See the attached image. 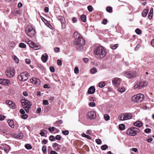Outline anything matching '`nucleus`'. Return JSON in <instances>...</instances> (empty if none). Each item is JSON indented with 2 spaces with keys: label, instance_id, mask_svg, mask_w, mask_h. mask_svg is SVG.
Segmentation results:
<instances>
[{
  "label": "nucleus",
  "instance_id": "1",
  "mask_svg": "<svg viewBox=\"0 0 154 154\" xmlns=\"http://www.w3.org/2000/svg\"><path fill=\"white\" fill-rule=\"evenodd\" d=\"M74 44L76 48L79 51H81L82 46L85 44V41L82 35L77 32H75L74 33Z\"/></svg>",
  "mask_w": 154,
  "mask_h": 154
},
{
  "label": "nucleus",
  "instance_id": "2",
  "mask_svg": "<svg viewBox=\"0 0 154 154\" xmlns=\"http://www.w3.org/2000/svg\"><path fill=\"white\" fill-rule=\"evenodd\" d=\"M94 53L96 57L98 59L103 58L106 54V52L104 48L102 46L97 47L94 50Z\"/></svg>",
  "mask_w": 154,
  "mask_h": 154
},
{
  "label": "nucleus",
  "instance_id": "3",
  "mask_svg": "<svg viewBox=\"0 0 154 154\" xmlns=\"http://www.w3.org/2000/svg\"><path fill=\"white\" fill-rule=\"evenodd\" d=\"M21 102L23 106H24V109L27 113H28L29 111V109L31 108L32 105L31 102L29 100L24 99H22Z\"/></svg>",
  "mask_w": 154,
  "mask_h": 154
},
{
  "label": "nucleus",
  "instance_id": "4",
  "mask_svg": "<svg viewBox=\"0 0 154 154\" xmlns=\"http://www.w3.org/2000/svg\"><path fill=\"white\" fill-rule=\"evenodd\" d=\"M25 31L26 34L29 37H33L35 33V29L32 26H27L25 28Z\"/></svg>",
  "mask_w": 154,
  "mask_h": 154
},
{
  "label": "nucleus",
  "instance_id": "5",
  "mask_svg": "<svg viewBox=\"0 0 154 154\" xmlns=\"http://www.w3.org/2000/svg\"><path fill=\"white\" fill-rule=\"evenodd\" d=\"M144 95L141 94H138L133 96L132 98V101L136 103H138L142 102L144 99Z\"/></svg>",
  "mask_w": 154,
  "mask_h": 154
},
{
  "label": "nucleus",
  "instance_id": "6",
  "mask_svg": "<svg viewBox=\"0 0 154 154\" xmlns=\"http://www.w3.org/2000/svg\"><path fill=\"white\" fill-rule=\"evenodd\" d=\"M139 129L136 128L132 127L129 129L127 131L126 133L128 135L134 136L137 134V133L139 132Z\"/></svg>",
  "mask_w": 154,
  "mask_h": 154
},
{
  "label": "nucleus",
  "instance_id": "7",
  "mask_svg": "<svg viewBox=\"0 0 154 154\" xmlns=\"http://www.w3.org/2000/svg\"><path fill=\"white\" fill-rule=\"evenodd\" d=\"M147 84V82L146 81L138 82L134 86V89L135 90L142 89L144 87L146 86Z\"/></svg>",
  "mask_w": 154,
  "mask_h": 154
},
{
  "label": "nucleus",
  "instance_id": "8",
  "mask_svg": "<svg viewBox=\"0 0 154 154\" xmlns=\"http://www.w3.org/2000/svg\"><path fill=\"white\" fill-rule=\"evenodd\" d=\"M29 75V74L27 72H23L21 73L18 76V79L21 81H25L28 79Z\"/></svg>",
  "mask_w": 154,
  "mask_h": 154
},
{
  "label": "nucleus",
  "instance_id": "9",
  "mask_svg": "<svg viewBox=\"0 0 154 154\" xmlns=\"http://www.w3.org/2000/svg\"><path fill=\"white\" fill-rule=\"evenodd\" d=\"M15 70L14 69L11 68L9 70L6 71V74L7 76L9 77L12 78L14 75Z\"/></svg>",
  "mask_w": 154,
  "mask_h": 154
},
{
  "label": "nucleus",
  "instance_id": "10",
  "mask_svg": "<svg viewBox=\"0 0 154 154\" xmlns=\"http://www.w3.org/2000/svg\"><path fill=\"white\" fill-rule=\"evenodd\" d=\"M87 117L90 119H94L96 117V113L94 111L89 112L87 114Z\"/></svg>",
  "mask_w": 154,
  "mask_h": 154
},
{
  "label": "nucleus",
  "instance_id": "11",
  "mask_svg": "<svg viewBox=\"0 0 154 154\" xmlns=\"http://www.w3.org/2000/svg\"><path fill=\"white\" fill-rule=\"evenodd\" d=\"M136 72H126L124 73V75L125 76L129 78H133L136 76Z\"/></svg>",
  "mask_w": 154,
  "mask_h": 154
},
{
  "label": "nucleus",
  "instance_id": "12",
  "mask_svg": "<svg viewBox=\"0 0 154 154\" xmlns=\"http://www.w3.org/2000/svg\"><path fill=\"white\" fill-rule=\"evenodd\" d=\"M112 84L116 87L119 86L121 82V79L118 78H115L112 80Z\"/></svg>",
  "mask_w": 154,
  "mask_h": 154
},
{
  "label": "nucleus",
  "instance_id": "13",
  "mask_svg": "<svg viewBox=\"0 0 154 154\" xmlns=\"http://www.w3.org/2000/svg\"><path fill=\"white\" fill-rule=\"evenodd\" d=\"M57 19L60 21L62 29L65 28L66 27V25L65 24V20L64 17L62 16H59L57 17Z\"/></svg>",
  "mask_w": 154,
  "mask_h": 154
},
{
  "label": "nucleus",
  "instance_id": "14",
  "mask_svg": "<svg viewBox=\"0 0 154 154\" xmlns=\"http://www.w3.org/2000/svg\"><path fill=\"white\" fill-rule=\"evenodd\" d=\"M6 103L12 109H15L16 107L15 104L11 101L7 100L6 101Z\"/></svg>",
  "mask_w": 154,
  "mask_h": 154
},
{
  "label": "nucleus",
  "instance_id": "15",
  "mask_svg": "<svg viewBox=\"0 0 154 154\" xmlns=\"http://www.w3.org/2000/svg\"><path fill=\"white\" fill-rule=\"evenodd\" d=\"M0 84L3 85H7L10 84V81L9 80L0 79Z\"/></svg>",
  "mask_w": 154,
  "mask_h": 154
},
{
  "label": "nucleus",
  "instance_id": "16",
  "mask_svg": "<svg viewBox=\"0 0 154 154\" xmlns=\"http://www.w3.org/2000/svg\"><path fill=\"white\" fill-rule=\"evenodd\" d=\"M32 83L37 85H39L40 83V81L39 79L37 78H33L31 80Z\"/></svg>",
  "mask_w": 154,
  "mask_h": 154
},
{
  "label": "nucleus",
  "instance_id": "17",
  "mask_svg": "<svg viewBox=\"0 0 154 154\" xmlns=\"http://www.w3.org/2000/svg\"><path fill=\"white\" fill-rule=\"evenodd\" d=\"M52 146L55 150L58 151L60 149L61 146L57 143H54L53 144Z\"/></svg>",
  "mask_w": 154,
  "mask_h": 154
},
{
  "label": "nucleus",
  "instance_id": "18",
  "mask_svg": "<svg viewBox=\"0 0 154 154\" xmlns=\"http://www.w3.org/2000/svg\"><path fill=\"white\" fill-rule=\"evenodd\" d=\"M95 88L93 86H91L88 88V93L89 94H93L95 92Z\"/></svg>",
  "mask_w": 154,
  "mask_h": 154
},
{
  "label": "nucleus",
  "instance_id": "19",
  "mask_svg": "<svg viewBox=\"0 0 154 154\" xmlns=\"http://www.w3.org/2000/svg\"><path fill=\"white\" fill-rule=\"evenodd\" d=\"M28 44L29 46L32 48H38V47L32 41H29L28 42Z\"/></svg>",
  "mask_w": 154,
  "mask_h": 154
},
{
  "label": "nucleus",
  "instance_id": "20",
  "mask_svg": "<svg viewBox=\"0 0 154 154\" xmlns=\"http://www.w3.org/2000/svg\"><path fill=\"white\" fill-rule=\"evenodd\" d=\"M48 55L46 54L45 53L42 55L41 59L44 63H45L48 60Z\"/></svg>",
  "mask_w": 154,
  "mask_h": 154
},
{
  "label": "nucleus",
  "instance_id": "21",
  "mask_svg": "<svg viewBox=\"0 0 154 154\" xmlns=\"http://www.w3.org/2000/svg\"><path fill=\"white\" fill-rule=\"evenodd\" d=\"M134 125L135 126L140 128L142 126L143 123L140 121H138L134 123Z\"/></svg>",
  "mask_w": 154,
  "mask_h": 154
},
{
  "label": "nucleus",
  "instance_id": "22",
  "mask_svg": "<svg viewBox=\"0 0 154 154\" xmlns=\"http://www.w3.org/2000/svg\"><path fill=\"white\" fill-rule=\"evenodd\" d=\"M124 113L125 120L129 119L132 118V115L130 113Z\"/></svg>",
  "mask_w": 154,
  "mask_h": 154
},
{
  "label": "nucleus",
  "instance_id": "23",
  "mask_svg": "<svg viewBox=\"0 0 154 154\" xmlns=\"http://www.w3.org/2000/svg\"><path fill=\"white\" fill-rule=\"evenodd\" d=\"M23 134L22 133H20L18 134H15L14 137L17 138L22 139L23 137Z\"/></svg>",
  "mask_w": 154,
  "mask_h": 154
},
{
  "label": "nucleus",
  "instance_id": "24",
  "mask_svg": "<svg viewBox=\"0 0 154 154\" xmlns=\"http://www.w3.org/2000/svg\"><path fill=\"white\" fill-rule=\"evenodd\" d=\"M8 122L9 126L12 128H13L14 126V124L13 121L12 120H8Z\"/></svg>",
  "mask_w": 154,
  "mask_h": 154
},
{
  "label": "nucleus",
  "instance_id": "25",
  "mask_svg": "<svg viewBox=\"0 0 154 154\" xmlns=\"http://www.w3.org/2000/svg\"><path fill=\"white\" fill-rule=\"evenodd\" d=\"M125 113H123L121 114L119 116V119L122 121L125 120Z\"/></svg>",
  "mask_w": 154,
  "mask_h": 154
},
{
  "label": "nucleus",
  "instance_id": "26",
  "mask_svg": "<svg viewBox=\"0 0 154 154\" xmlns=\"http://www.w3.org/2000/svg\"><path fill=\"white\" fill-rule=\"evenodd\" d=\"M4 150L5 152H8L11 149V148L9 145L5 144L4 146Z\"/></svg>",
  "mask_w": 154,
  "mask_h": 154
},
{
  "label": "nucleus",
  "instance_id": "27",
  "mask_svg": "<svg viewBox=\"0 0 154 154\" xmlns=\"http://www.w3.org/2000/svg\"><path fill=\"white\" fill-rule=\"evenodd\" d=\"M153 14V9L152 8L150 10V12L148 14V17L149 19H151L152 18Z\"/></svg>",
  "mask_w": 154,
  "mask_h": 154
},
{
  "label": "nucleus",
  "instance_id": "28",
  "mask_svg": "<svg viewBox=\"0 0 154 154\" xmlns=\"http://www.w3.org/2000/svg\"><path fill=\"white\" fill-rule=\"evenodd\" d=\"M118 47L117 44H112L110 45V47L113 50L116 49Z\"/></svg>",
  "mask_w": 154,
  "mask_h": 154
},
{
  "label": "nucleus",
  "instance_id": "29",
  "mask_svg": "<svg viewBox=\"0 0 154 154\" xmlns=\"http://www.w3.org/2000/svg\"><path fill=\"white\" fill-rule=\"evenodd\" d=\"M148 12V10H144L142 13V16H143V17H145V16H146L147 15Z\"/></svg>",
  "mask_w": 154,
  "mask_h": 154
},
{
  "label": "nucleus",
  "instance_id": "30",
  "mask_svg": "<svg viewBox=\"0 0 154 154\" xmlns=\"http://www.w3.org/2000/svg\"><path fill=\"white\" fill-rule=\"evenodd\" d=\"M81 19L83 22H85L86 21V17L85 15H82L81 16Z\"/></svg>",
  "mask_w": 154,
  "mask_h": 154
},
{
  "label": "nucleus",
  "instance_id": "31",
  "mask_svg": "<svg viewBox=\"0 0 154 154\" xmlns=\"http://www.w3.org/2000/svg\"><path fill=\"white\" fill-rule=\"evenodd\" d=\"M82 136L83 137H86L89 140H91V137L90 136L86 135L85 133L82 134Z\"/></svg>",
  "mask_w": 154,
  "mask_h": 154
},
{
  "label": "nucleus",
  "instance_id": "32",
  "mask_svg": "<svg viewBox=\"0 0 154 154\" xmlns=\"http://www.w3.org/2000/svg\"><path fill=\"white\" fill-rule=\"evenodd\" d=\"M97 72V70L96 68L94 67L91 70V72L92 74H94Z\"/></svg>",
  "mask_w": 154,
  "mask_h": 154
},
{
  "label": "nucleus",
  "instance_id": "33",
  "mask_svg": "<svg viewBox=\"0 0 154 154\" xmlns=\"http://www.w3.org/2000/svg\"><path fill=\"white\" fill-rule=\"evenodd\" d=\"M105 85V83L104 82H100L99 84V87L102 88L104 87Z\"/></svg>",
  "mask_w": 154,
  "mask_h": 154
},
{
  "label": "nucleus",
  "instance_id": "34",
  "mask_svg": "<svg viewBox=\"0 0 154 154\" xmlns=\"http://www.w3.org/2000/svg\"><path fill=\"white\" fill-rule=\"evenodd\" d=\"M106 10L109 13H112V8L111 7H107L106 8Z\"/></svg>",
  "mask_w": 154,
  "mask_h": 154
},
{
  "label": "nucleus",
  "instance_id": "35",
  "mask_svg": "<svg viewBox=\"0 0 154 154\" xmlns=\"http://www.w3.org/2000/svg\"><path fill=\"white\" fill-rule=\"evenodd\" d=\"M25 147L27 149H30L32 148L31 146L29 144H27L25 145Z\"/></svg>",
  "mask_w": 154,
  "mask_h": 154
},
{
  "label": "nucleus",
  "instance_id": "36",
  "mask_svg": "<svg viewBox=\"0 0 154 154\" xmlns=\"http://www.w3.org/2000/svg\"><path fill=\"white\" fill-rule=\"evenodd\" d=\"M125 125L123 124H121L119 125V128L121 130H123L125 129Z\"/></svg>",
  "mask_w": 154,
  "mask_h": 154
},
{
  "label": "nucleus",
  "instance_id": "37",
  "mask_svg": "<svg viewBox=\"0 0 154 154\" xmlns=\"http://www.w3.org/2000/svg\"><path fill=\"white\" fill-rule=\"evenodd\" d=\"M14 60L17 63H18L19 62V60L17 57L16 56H14L13 57Z\"/></svg>",
  "mask_w": 154,
  "mask_h": 154
},
{
  "label": "nucleus",
  "instance_id": "38",
  "mask_svg": "<svg viewBox=\"0 0 154 154\" xmlns=\"http://www.w3.org/2000/svg\"><path fill=\"white\" fill-rule=\"evenodd\" d=\"M108 148V146L106 145H104L101 147V149L102 150H105Z\"/></svg>",
  "mask_w": 154,
  "mask_h": 154
},
{
  "label": "nucleus",
  "instance_id": "39",
  "mask_svg": "<svg viewBox=\"0 0 154 154\" xmlns=\"http://www.w3.org/2000/svg\"><path fill=\"white\" fill-rule=\"evenodd\" d=\"M104 118L105 120L108 121L109 120L110 117L107 114H106L104 116Z\"/></svg>",
  "mask_w": 154,
  "mask_h": 154
},
{
  "label": "nucleus",
  "instance_id": "40",
  "mask_svg": "<svg viewBox=\"0 0 154 154\" xmlns=\"http://www.w3.org/2000/svg\"><path fill=\"white\" fill-rule=\"evenodd\" d=\"M20 48H25L26 47V45L25 44L23 43H20L19 45Z\"/></svg>",
  "mask_w": 154,
  "mask_h": 154
},
{
  "label": "nucleus",
  "instance_id": "41",
  "mask_svg": "<svg viewBox=\"0 0 154 154\" xmlns=\"http://www.w3.org/2000/svg\"><path fill=\"white\" fill-rule=\"evenodd\" d=\"M96 142L98 145H100L101 144L102 141L99 139H97L95 140Z\"/></svg>",
  "mask_w": 154,
  "mask_h": 154
},
{
  "label": "nucleus",
  "instance_id": "42",
  "mask_svg": "<svg viewBox=\"0 0 154 154\" xmlns=\"http://www.w3.org/2000/svg\"><path fill=\"white\" fill-rule=\"evenodd\" d=\"M49 139L50 140L53 141L55 140V138L54 136L51 135L49 137Z\"/></svg>",
  "mask_w": 154,
  "mask_h": 154
},
{
  "label": "nucleus",
  "instance_id": "43",
  "mask_svg": "<svg viewBox=\"0 0 154 154\" xmlns=\"http://www.w3.org/2000/svg\"><path fill=\"white\" fill-rule=\"evenodd\" d=\"M62 133L63 134L67 135L69 133V131L68 130H65L62 131Z\"/></svg>",
  "mask_w": 154,
  "mask_h": 154
},
{
  "label": "nucleus",
  "instance_id": "44",
  "mask_svg": "<svg viewBox=\"0 0 154 154\" xmlns=\"http://www.w3.org/2000/svg\"><path fill=\"white\" fill-rule=\"evenodd\" d=\"M21 117L22 118H23V119H26L27 118V117H28V116L27 114H23L21 116Z\"/></svg>",
  "mask_w": 154,
  "mask_h": 154
},
{
  "label": "nucleus",
  "instance_id": "45",
  "mask_svg": "<svg viewBox=\"0 0 154 154\" xmlns=\"http://www.w3.org/2000/svg\"><path fill=\"white\" fill-rule=\"evenodd\" d=\"M118 91L121 93H123L125 91V88L123 87L119 88L118 89Z\"/></svg>",
  "mask_w": 154,
  "mask_h": 154
},
{
  "label": "nucleus",
  "instance_id": "46",
  "mask_svg": "<svg viewBox=\"0 0 154 154\" xmlns=\"http://www.w3.org/2000/svg\"><path fill=\"white\" fill-rule=\"evenodd\" d=\"M42 151L44 153H46L47 152L46 146H43L42 147Z\"/></svg>",
  "mask_w": 154,
  "mask_h": 154
},
{
  "label": "nucleus",
  "instance_id": "47",
  "mask_svg": "<svg viewBox=\"0 0 154 154\" xmlns=\"http://www.w3.org/2000/svg\"><path fill=\"white\" fill-rule=\"evenodd\" d=\"M56 128L54 127H49L48 128V130L51 132H53L54 131Z\"/></svg>",
  "mask_w": 154,
  "mask_h": 154
},
{
  "label": "nucleus",
  "instance_id": "48",
  "mask_svg": "<svg viewBox=\"0 0 154 154\" xmlns=\"http://www.w3.org/2000/svg\"><path fill=\"white\" fill-rule=\"evenodd\" d=\"M74 72L76 74H77L79 72V70L77 67H75L74 68Z\"/></svg>",
  "mask_w": 154,
  "mask_h": 154
},
{
  "label": "nucleus",
  "instance_id": "49",
  "mask_svg": "<svg viewBox=\"0 0 154 154\" xmlns=\"http://www.w3.org/2000/svg\"><path fill=\"white\" fill-rule=\"evenodd\" d=\"M89 105L91 107H94L95 106L96 104L94 102H91L89 103Z\"/></svg>",
  "mask_w": 154,
  "mask_h": 154
},
{
  "label": "nucleus",
  "instance_id": "50",
  "mask_svg": "<svg viewBox=\"0 0 154 154\" xmlns=\"http://www.w3.org/2000/svg\"><path fill=\"white\" fill-rule=\"evenodd\" d=\"M136 32L138 34H140L141 33V30L138 28L135 30Z\"/></svg>",
  "mask_w": 154,
  "mask_h": 154
},
{
  "label": "nucleus",
  "instance_id": "51",
  "mask_svg": "<svg viewBox=\"0 0 154 154\" xmlns=\"http://www.w3.org/2000/svg\"><path fill=\"white\" fill-rule=\"evenodd\" d=\"M88 10L90 12H91L92 11L93 8L91 5H89L87 7Z\"/></svg>",
  "mask_w": 154,
  "mask_h": 154
},
{
  "label": "nucleus",
  "instance_id": "52",
  "mask_svg": "<svg viewBox=\"0 0 154 154\" xmlns=\"http://www.w3.org/2000/svg\"><path fill=\"white\" fill-rule=\"evenodd\" d=\"M43 102V104L44 105H48L49 104L47 100H44Z\"/></svg>",
  "mask_w": 154,
  "mask_h": 154
},
{
  "label": "nucleus",
  "instance_id": "53",
  "mask_svg": "<svg viewBox=\"0 0 154 154\" xmlns=\"http://www.w3.org/2000/svg\"><path fill=\"white\" fill-rule=\"evenodd\" d=\"M5 118V117L4 116L2 115H0V120L3 121Z\"/></svg>",
  "mask_w": 154,
  "mask_h": 154
},
{
  "label": "nucleus",
  "instance_id": "54",
  "mask_svg": "<svg viewBox=\"0 0 154 154\" xmlns=\"http://www.w3.org/2000/svg\"><path fill=\"white\" fill-rule=\"evenodd\" d=\"M6 131V129H3L2 128H0V132L3 133L5 134Z\"/></svg>",
  "mask_w": 154,
  "mask_h": 154
},
{
  "label": "nucleus",
  "instance_id": "55",
  "mask_svg": "<svg viewBox=\"0 0 154 154\" xmlns=\"http://www.w3.org/2000/svg\"><path fill=\"white\" fill-rule=\"evenodd\" d=\"M61 138V137L60 136V135H57L55 137V139H56L57 140H60Z\"/></svg>",
  "mask_w": 154,
  "mask_h": 154
},
{
  "label": "nucleus",
  "instance_id": "56",
  "mask_svg": "<svg viewBox=\"0 0 154 154\" xmlns=\"http://www.w3.org/2000/svg\"><path fill=\"white\" fill-rule=\"evenodd\" d=\"M151 131V130L149 128H147L144 131L146 133H149Z\"/></svg>",
  "mask_w": 154,
  "mask_h": 154
},
{
  "label": "nucleus",
  "instance_id": "57",
  "mask_svg": "<svg viewBox=\"0 0 154 154\" xmlns=\"http://www.w3.org/2000/svg\"><path fill=\"white\" fill-rule=\"evenodd\" d=\"M50 70L51 72H54L55 71V69L54 67L53 66H51L50 67Z\"/></svg>",
  "mask_w": 154,
  "mask_h": 154
},
{
  "label": "nucleus",
  "instance_id": "58",
  "mask_svg": "<svg viewBox=\"0 0 154 154\" xmlns=\"http://www.w3.org/2000/svg\"><path fill=\"white\" fill-rule=\"evenodd\" d=\"M57 64L59 66H61L62 65V61L61 60H58L57 61Z\"/></svg>",
  "mask_w": 154,
  "mask_h": 154
},
{
  "label": "nucleus",
  "instance_id": "59",
  "mask_svg": "<svg viewBox=\"0 0 154 154\" xmlns=\"http://www.w3.org/2000/svg\"><path fill=\"white\" fill-rule=\"evenodd\" d=\"M48 142V140L46 139L43 140L42 141V143L44 144H46Z\"/></svg>",
  "mask_w": 154,
  "mask_h": 154
},
{
  "label": "nucleus",
  "instance_id": "60",
  "mask_svg": "<svg viewBox=\"0 0 154 154\" xmlns=\"http://www.w3.org/2000/svg\"><path fill=\"white\" fill-rule=\"evenodd\" d=\"M44 11L46 13H48L49 11V8L48 7H46L45 8Z\"/></svg>",
  "mask_w": 154,
  "mask_h": 154
},
{
  "label": "nucleus",
  "instance_id": "61",
  "mask_svg": "<svg viewBox=\"0 0 154 154\" xmlns=\"http://www.w3.org/2000/svg\"><path fill=\"white\" fill-rule=\"evenodd\" d=\"M25 61L27 64H29L30 63L31 60L29 59H26L25 60Z\"/></svg>",
  "mask_w": 154,
  "mask_h": 154
},
{
  "label": "nucleus",
  "instance_id": "62",
  "mask_svg": "<svg viewBox=\"0 0 154 154\" xmlns=\"http://www.w3.org/2000/svg\"><path fill=\"white\" fill-rule=\"evenodd\" d=\"M44 88H50V87H49V85L48 84H45L44 85Z\"/></svg>",
  "mask_w": 154,
  "mask_h": 154
},
{
  "label": "nucleus",
  "instance_id": "63",
  "mask_svg": "<svg viewBox=\"0 0 154 154\" xmlns=\"http://www.w3.org/2000/svg\"><path fill=\"white\" fill-rule=\"evenodd\" d=\"M54 51L55 53H57L59 52L60 50V48H55L54 49Z\"/></svg>",
  "mask_w": 154,
  "mask_h": 154
},
{
  "label": "nucleus",
  "instance_id": "64",
  "mask_svg": "<svg viewBox=\"0 0 154 154\" xmlns=\"http://www.w3.org/2000/svg\"><path fill=\"white\" fill-rule=\"evenodd\" d=\"M23 95L25 96L26 97L28 95V93L25 91L23 92Z\"/></svg>",
  "mask_w": 154,
  "mask_h": 154
}]
</instances>
